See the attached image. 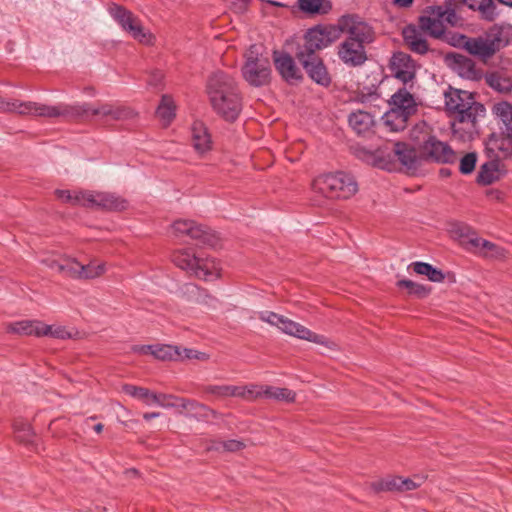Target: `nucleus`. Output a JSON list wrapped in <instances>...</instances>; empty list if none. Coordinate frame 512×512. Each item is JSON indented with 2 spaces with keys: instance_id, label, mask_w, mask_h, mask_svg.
I'll return each instance as SVG.
<instances>
[{
  "instance_id": "f257e3e1",
  "label": "nucleus",
  "mask_w": 512,
  "mask_h": 512,
  "mask_svg": "<svg viewBox=\"0 0 512 512\" xmlns=\"http://www.w3.org/2000/svg\"><path fill=\"white\" fill-rule=\"evenodd\" d=\"M445 106L454 119L453 135L461 141H470L477 134L479 120L483 119L486 109L474 99L472 93L459 89L445 92Z\"/></svg>"
},
{
  "instance_id": "f03ea898",
  "label": "nucleus",
  "mask_w": 512,
  "mask_h": 512,
  "mask_svg": "<svg viewBox=\"0 0 512 512\" xmlns=\"http://www.w3.org/2000/svg\"><path fill=\"white\" fill-rule=\"evenodd\" d=\"M208 95L214 111L227 121H234L242 110V100L236 82L227 73L217 71L211 75L207 85Z\"/></svg>"
},
{
  "instance_id": "7ed1b4c3",
  "label": "nucleus",
  "mask_w": 512,
  "mask_h": 512,
  "mask_svg": "<svg viewBox=\"0 0 512 512\" xmlns=\"http://www.w3.org/2000/svg\"><path fill=\"white\" fill-rule=\"evenodd\" d=\"M89 107L87 105L57 103L49 105L34 101H21L11 99L10 112L21 116L43 117V118H65L77 119L82 117Z\"/></svg>"
},
{
  "instance_id": "20e7f679",
  "label": "nucleus",
  "mask_w": 512,
  "mask_h": 512,
  "mask_svg": "<svg viewBox=\"0 0 512 512\" xmlns=\"http://www.w3.org/2000/svg\"><path fill=\"white\" fill-rule=\"evenodd\" d=\"M314 192L331 199H348L358 191L354 177L344 172L318 176L312 183Z\"/></svg>"
},
{
  "instance_id": "39448f33",
  "label": "nucleus",
  "mask_w": 512,
  "mask_h": 512,
  "mask_svg": "<svg viewBox=\"0 0 512 512\" xmlns=\"http://www.w3.org/2000/svg\"><path fill=\"white\" fill-rule=\"evenodd\" d=\"M390 109L384 114L383 122L391 131L403 130L407 120L417 110L414 96L406 89H399L389 101Z\"/></svg>"
},
{
  "instance_id": "423d86ee",
  "label": "nucleus",
  "mask_w": 512,
  "mask_h": 512,
  "mask_svg": "<svg viewBox=\"0 0 512 512\" xmlns=\"http://www.w3.org/2000/svg\"><path fill=\"white\" fill-rule=\"evenodd\" d=\"M412 137L421 143V153L426 159L438 163H453L456 161L457 155L454 150L446 142L431 136L429 126L426 123L417 125L412 132Z\"/></svg>"
},
{
  "instance_id": "0eeeda50",
  "label": "nucleus",
  "mask_w": 512,
  "mask_h": 512,
  "mask_svg": "<svg viewBox=\"0 0 512 512\" xmlns=\"http://www.w3.org/2000/svg\"><path fill=\"white\" fill-rule=\"evenodd\" d=\"M257 317L271 326L277 327L285 334L304 339L313 343L321 344L329 349H336V344L322 335H318L299 323H296L282 315L271 311H260Z\"/></svg>"
},
{
  "instance_id": "6e6552de",
  "label": "nucleus",
  "mask_w": 512,
  "mask_h": 512,
  "mask_svg": "<svg viewBox=\"0 0 512 512\" xmlns=\"http://www.w3.org/2000/svg\"><path fill=\"white\" fill-rule=\"evenodd\" d=\"M59 199L72 204L98 207L107 210H123L126 208V201L111 193L104 192H74L68 190H57Z\"/></svg>"
},
{
  "instance_id": "1a4fd4ad",
  "label": "nucleus",
  "mask_w": 512,
  "mask_h": 512,
  "mask_svg": "<svg viewBox=\"0 0 512 512\" xmlns=\"http://www.w3.org/2000/svg\"><path fill=\"white\" fill-rule=\"evenodd\" d=\"M261 47L252 45L245 54V64L242 75L245 81L254 87L268 85L271 80V64L261 53Z\"/></svg>"
},
{
  "instance_id": "9d476101",
  "label": "nucleus",
  "mask_w": 512,
  "mask_h": 512,
  "mask_svg": "<svg viewBox=\"0 0 512 512\" xmlns=\"http://www.w3.org/2000/svg\"><path fill=\"white\" fill-rule=\"evenodd\" d=\"M42 262L51 269L75 279H93L106 272V264L97 260H92L87 265H83L75 259H68L63 264L54 259H43Z\"/></svg>"
},
{
  "instance_id": "9b49d317",
  "label": "nucleus",
  "mask_w": 512,
  "mask_h": 512,
  "mask_svg": "<svg viewBox=\"0 0 512 512\" xmlns=\"http://www.w3.org/2000/svg\"><path fill=\"white\" fill-rule=\"evenodd\" d=\"M339 38L337 26H316L309 29L304 36V42L298 47L296 53L316 57L315 52L329 46Z\"/></svg>"
},
{
  "instance_id": "f8f14e48",
  "label": "nucleus",
  "mask_w": 512,
  "mask_h": 512,
  "mask_svg": "<svg viewBox=\"0 0 512 512\" xmlns=\"http://www.w3.org/2000/svg\"><path fill=\"white\" fill-rule=\"evenodd\" d=\"M452 233L455 237H458L460 242L468 249L481 253L486 257L502 258L505 256V251L503 248L488 240L477 237L476 234L465 225H455Z\"/></svg>"
},
{
  "instance_id": "ddd939ff",
  "label": "nucleus",
  "mask_w": 512,
  "mask_h": 512,
  "mask_svg": "<svg viewBox=\"0 0 512 512\" xmlns=\"http://www.w3.org/2000/svg\"><path fill=\"white\" fill-rule=\"evenodd\" d=\"M109 13L122 29L127 31L134 39L143 44L152 43V34L144 29L140 20L132 12L122 6L112 4L109 7Z\"/></svg>"
},
{
  "instance_id": "4468645a",
  "label": "nucleus",
  "mask_w": 512,
  "mask_h": 512,
  "mask_svg": "<svg viewBox=\"0 0 512 512\" xmlns=\"http://www.w3.org/2000/svg\"><path fill=\"white\" fill-rule=\"evenodd\" d=\"M172 228L176 236H187L203 245L214 247L218 242V237L211 229L192 220H177Z\"/></svg>"
},
{
  "instance_id": "2eb2a0df",
  "label": "nucleus",
  "mask_w": 512,
  "mask_h": 512,
  "mask_svg": "<svg viewBox=\"0 0 512 512\" xmlns=\"http://www.w3.org/2000/svg\"><path fill=\"white\" fill-rule=\"evenodd\" d=\"M337 28L339 34L345 33L348 35L347 39L357 41L364 46L374 39L371 26L354 15L343 16L339 20Z\"/></svg>"
},
{
  "instance_id": "dca6fc26",
  "label": "nucleus",
  "mask_w": 512,
  "mask_h": 512,
  "mask_svg": "<svg viewBox=\"0 0 512 512\" xmlns=\"http://www.w3.org/2000/svg\"><path fill=\"white\" fill-rule=\"evenodd\" d=\"M416 64L410 55L398 52L390 60V70L395 78L407 84L415 78Z\"/></svg>"
},
{
  "instance_id": "f3484780",
  "label": "nucleus",
  "mask_w": 512,
  "mask_h": 512,
  "mask_svg": "<svg viewBox=\"0 0 512 512\" xmlns=\"http://www.w3.org/2000/svg\"><path fill=\"white\" fill-rule=\"evenodd\" d=\"M296 57L313 81L322 86L330 84L331 79L329 74L318 56L310 57L302 53H296Z\"/></svg>"
},
{
  "instance_id": "a211bd4d",
  "label": "nucleus",
  "mask_w": 512,
  "mask_h": 512,
  "mask_svg": "<svg viewBox=\"0 0 512 512\" xmlns=\"http://www.w3.org/2000/svg\"><path fill=\"white\" fill-rule=\"evenodd\" d=\"M338 56L345 64L353 67L362 65L367 59L365 46L349 39L339 46Z\"/></svg>"
},
{
  "instance_id": "6ab92c4d",
  "label": "nucleus",
  "mask_w": 512,
  "mask_h": 512,
  "mask_svg": "<svg viewBox=\"0 0 512 512\" xmlns=\"http://www.w3.org/2000/svg\"><path fill=\"white\" fill-rule=\"evenodd\" d=\"M273 61L276 70L285 81L293 83L301 79V70L297 67L294 59L289 54L274 51Z\"/></svg>"
},
{
  "instance_id": "aec40b11",
  "label": "nucleus",
  "mask_w": 512,
  "mask_h": 512,
  "mask_svg": "<svg viewBox=\"0 0 512 512\" xmlns=\"http://www.w3.org/2000/svg\"><path fill=\"white\" fill-rule=\"evenodd\" d=\"M255 385L233 386V385H213L206 388L207 393L217 397H240L246 400L255 399L257 390Z\"/></svg>"
},
{
  "instance_id": "412c9836",
  "label": "nucleus",
  "mask_w": 512,
  "mask_h": 512,
  "mask_svg": "<svg viewBox=\"0 0 512 512\" xmlns=\"http://www.w3.org/2000/svg\"><path fill=\"white\" fill-rule=\"evenodd\" d=\"M191 144L195 152L200 156H204L212 149L211 135L201 121H195L191 129Z\"/></svg>"
},
{
  "instance_id": "4be33fe9",
  "label": "nucleus",
  "mask_w": 512,
  "mask_h": 512,
  "mask_svg": "<svg viewBox=\"0 0 512 512\" xmlns=\"http://www.w3.org/2000/svg\"><path fill=\"white\" fill-rule=\"evenodd\" d=\"M461 45L470 54L481 58H488L494 54L493 44L487 40L486 36L476 38L461 36Z\"/></svg>"
},
{
  "instance_id": "5701e85b",
  "label": "nucleus",
  "mask_w": 512,
  "mask_h": 512,
  "mask_svg": "<svg viewBox=\"0 0 512 512\" xmlns=\"http://www.w3.org/2000/svg\"><path fill=\"white\" fill-rule=\"evenodd\" d=\"M403 38L406 45L415 53L425 54L428 51L424 31L420 26L409 25L403 29Z\"/></svg>"
},
{
  "instance_id": "b1692460",
  "label": "nucleus",
  "mask_w": 512,
  "mask_h": 512,
  "mask_svg": "<svg viewBox=\"0 0 512 512\" xmlns=\"http://www.w3.org/2000/svg\"><path fill=\"white\" fill-rule=\"evenodd\" d=\"M152 404H156L163 408H181L186 411H192L198 407L204 408L200 404L195 401L184 399V398H176L172 395L167 394H156L154 393Z\"/></svg>"
},
{
  "instance_id": "393cba45",
  "label": "nucleus",
  "mask_w": 512,
  "mask_h": 512,
  "mask_svg": "<svg viewBox=\"0 0 512 512\" xmlns=\"http://www.w3.org/2000/svg\"><path fill=\"white\" fill-rule=\"evenodd\" d=\"M81 105H87L89 110L81 117H87L88 115L110 117L113 120H121L130 117L131 112L123 107H114L109 104H103L98 107H92L88 103H82Z\"/></svg>"
},
{
  "instance_id": "a878e982",
  "label": "nucleus",
  "mask_w": 512,
  "mask_h": 512,
  "mask_svg": "<svg viewBox=\"0 0 512 512\" xmlns=\"http://www.w3.org/2000/svg\"><path fill=\"white\" fill-rule=\"evenodd\" d=\"M135 352L151 353L155 358L160 360H174L181 355L180 349L172 345H144L134 347Z\"/></svg>"
},
{
  "instance_id": "bb28decb",
  "label": "nucleus",
  "mask_w": 512,
  "mask_h": 512,
  "mask_svg": "<svg viewBox=\"0 0 512 512\" xmlns=\"http://www.w3.org/2000/svg\"><path fill=\"white\" fill-rule=\"evenodd\" d=\"M470 9L477 11L480 17L486 21H494L499 16V10L495 0H463Z\"/></svg>"
},
{
  "instance_id": "cd10ccee",
  "label": "nucleus",
  "mask_w": 512,
  "mask_h": 512,
  "mask_svg": "<svg viewBox=\"0 0 512 512\" xmlns=\"http://www.w3.org/2000/svg\"><path fill=\"white\" fill-rule=\"evenodd\" d=\"M350 127L359 135L369 133L374 126V117L366 111L351 112L348 117Z\"/></svg>"
},
{
  "instance_id": "c85d7f7f",
  "label": "nucleus",
  "mask_w": 512,
  "mask_h": 512,
  "mask_svg": "<svg viewBox=\"0 0 512 512\" xmlns=\"http://www.w3.org/2000/svg\"><path fill=\"white\" fill-rule=\"evenodd\" d=\"M201 256L195 254L191 248H181L174 252L173 262L176 266L193 274Z\"/></svg>"
},
{
  "instance_id": "c756f323",
  "label": "nucleus",
  "mask_w": 512,
  "mask_h": 512,
  "mask_svg": "<svg viewBox=\"0 0 512 512\" xmlns=\"http://www.w3.org/2000/svg\"><path fill=\"white\" fill-rule=\"evenodd\" d=\"M419 26L421 30L435 38H440L446 29L443 19L438 16L436 9L430 15L421 16L419 19Z\"/></svg>"
},
{
  "instance_id": "7c9ffc66",
  "label": "nucleus",
  "mask_w": 512,
  "mask_h": 512,
  "mask_svg": "<svg viewBox=\"0 0 512 512\" xmlns=\"http://www.w3.org/2000/svg\"><path fill=\"white\" fill-rule=\"evenodd\" d=\"M254 388L257 390L255 399L265 397L285 402H293L295 400V393L287 388L259 385H255Z\"/></svg>"
},
{
  "instance_id": "2f4dec72",
  "label": "nucleus",
  "mask_w": 512,
  "mask_h": 512,
  "mask_svg": "<svg viewBox=\"0 0 512 512\" xmlns=\"http://www.w3.org/2000/svg\"><path fill=\"white\" fill-rule=\"evenodd\" d=\"M220 272V264L214 258L201 257L193 275L200 279L211 281L217 279L220 276Z\"/></svg>"
},
{
  "instance_id": "473e14b6",
  "label": "nucleus",
  "mask_w": 512,
  "mask_h": 512,
  "mask_svg": "<svg viewBox=\"0 0 512 512\" xmlns=\"http://www.w3.org/2000/svg\"><path fill=\"white\" fill-rule=\"evenodd\" d=\"M391 155L407 168H412L416 164V151L406 143H393L389 157Z\"/></svg>"
},
{
  "instance_id": "72a5a7b5",
  "label": "nucleus",
  "mask_w": 512,
  "mask_h": 512,
  "mask_svg": "<svg viewBox=\"0 0 512 512\" xmlns=\"http://www.w3.org/2000/svg\"><path fill=\"white\" fill-rule=\"evenodd\" d=\"M42 322L37 320H23L8 324L7 331L19 335H35L41 336Z\"/></svg>"
},
{
  "instance_id": "f704fd0d",
  "label": "nucleus",
  "mask_w": 512,
  "mask_h": 512,
  "mask_svg": "<svg viewBox=\"0 0 512 512\" xmlns=\"http://www.w3.org/2000/svg\"><path fill=\"white\" fill-rule=\"evenodd\" d=\"M500 164L496 160L484 163L478 173L477 180L480 184L489 185L500 178Z\"/></svg>"
},
{
  "instance_id": "c9c22d12",
  "label": "nucleus",
  "mask_w": 512,
  "mask_h": 512,
  "mask_svg": "<svg viewBox=\"0 0 512 512\" xmlns=\"http://www.w3.org/2000/svg\"><path fill=\"white\" fill-rule=\"evenodd\" d=\"M298 7L304 13L326 14L331 9V3L328 0H297Z\"/></svg>"
},
{
  "instance_id": "e433bc0d",
  "label": "nucleus",
  "mask_w": 512,
  "mask_h": 512,
  "mask_svg": "<svg viewBox=\"0 0 512 512\" xmlns=\"http://www.w3.org/2000/svg\"><path fill=\"white\" fill-rule=\"evenodd\" d=\"M175 108L173 99L168 95H163L156 113L165 125L169 124L174 118Z\"/></svg>"
},
{
  "instance_id": "4c0bfd02",
  "label": "nucleus",
  "mask_w": 512,
  "mask_h": 512,
  "mask_svg": "<svg viewBox=\"0 0 512 512\" xmlns=\"http://www.w3.org/2000/svg\"><path fill=\"white\" fill-rule=\"evenodd\" d=\"M487 82L491 88L499 92H509L512 89V79L504 73L495 72L487 77Z\"/></svg>"
},
{
  "instance_id": "58836bf2",
  "label": "nucleus",
  "mask_w": 512,
  "mask_h": 512,
  "mask_svg": "<svg viewBox=\"0 0 512 512\" xmlns=\"http://www.w3.org/2000/svg\"><path fill=\"white\" fill-rule=\"evenodd\" d=\"M414 271L419 275H425L432 282H441L444 279L442 271L434 268L432 265L424 262H414Z\"/></svg>"
},
{
  "instance_id": "ea45409f",
  "label": "nucleus",
  "mask_w": 512,
  "mask_h": 512,
  "mask_svg": "<svg viewBox=\"0 0 512 512\" xmlns=\"http://www.w3.org/2000/svg\"><path fill=\"white\" fill-rule=\"evenodd\" d=\"M487 40L493 44V52L495 53L501 47L505 46L508 43V39L505 36L504 29L500 26H493L486 33Z\"/></svg>"
},
{
  "instance_id": "a19ab883",
  "label": "nucleus",
  "mask_w": 512,
  "mask_h": 512,
  "mask_svg": "<svg viewBox=\"0 0 512 512\" xmlns=\"http://www.w3.org/2000/svg\"><path fill=\"white\" fill-rule=\"evenodd\" d=\"M123 391L126 394H128L134 398L142 400L147 405H152V399H153L154 393L146 388L138 387V386H134V385H124Z\"/></svg>"
},
{
  "instance_id": "79ce46f5",
  "label": "nucleus",
  "mask_w": 512,
  "mask_h": 512,
  "mask_svg": "<svg viewBox=\"0 0 512 512\" xmlns=\"http://www.w3.org/2000/svg\"><path fill=\"white\" fill-rule=\"evenodd\" d=\"M41 336H49L56 339H68L73 333L63 326L47 325L42 322Z\"/></svg>"
},
{
  "instance_id": "37998d69",
  "label": "nucleus",
  "mask_w": 512,
  "mask_h": 512,
  "mask_svg": "<svg viewBox=\"0 0 512 512\" xmlns=\"http://www.w3.org/2000/svg\"><path fill=\"white\" fill-rule=\"evenodd\" d=\"M420 486V482H416L412 479H404V478H395L389 484V489H397L400 491H410L418 488Z\"/></svg>"
},
{
  "instance_id": "c03bdc74",
  "label": "nucleus",
  "mask_w": 512,
  "mask_h": 512,
  "mask_svg": "<svg viewBox=\"0 0 512 512\" xmlns=\"http://www.w3.org/2000/svg\"><path fill=\"white\" fill-rule=\"evenodd\" d=\"M496 113L505 124L507 130H512V107L507 103L499 104L496 107Z\"/></svg>"
},
{
  "instance_id": "a18cd8bd",
  "label": "nucleus",
  "mask_w": 512,
  "mask_h": 512,
  "mask_svg": "<svg viewBox=\"0 0 512 512\" xmlns=\"http://www.w3.org/2000/svg\"><path fill=\"white\" fill-rule=\"evenodd\" d=\"M244 447V444L238 440H228V441H220L214 443L210 449H215L218 451H238Z\"/></svg>"
},
{
  "instance_id": "49530a36",
  "label": "nucleus",
  "mask_w": 512,
  "mask_h": 512,
  "mask_svg": "<svg viewBox=\"0 0 512 512\" xmlns=\"http://www.w3.org/2000/svg\"><path fill=\"white\" fill-rule=\"evenodd\" d=\"M476 154L468 153L460 160L459 169L463 174H469L475 169L476 165Z\"/></svg>"
},
{
  "instance_id": "de8ad7c7",
  "label": "nucleus",
  "mask_w": 512,
  "mask_h": 512,
  "mask_svg": "<svg viewBox=\"0 0 512 512\" xmlns=\"http://www.w3.org/2000/svg\"><path fill=\"white\" fill-rule=\"evenodd\" d=\"M14 430L17 434V438L22 442H30L32 436L30 425L27 423H20L14 425Z\"/></svg>"
},
{
  "instance_id": "09e8293b",
  "label": "nucleus",
  "mask_w": 512,
  "mask_h": 512,
  "mask_svg": "<svg viewBox=\"0 0 512 512\" xmlns=\"http://www.w3.org/2000/svg\"><path fill=\"white\" fill-rule=\"evenodd\" d=\"M436 10L438 12V16L443 19L444 24L447 23L449 25H454L457 22V15L453 9L437 7Z\"/></svg>"
},
{
  "instance_id": "8fccbe9b",
  "label": "nucleus",
  "mask_w": 512,
  "mask_h": 512,
  "mask_svg": "<svg viewBox=\"0 0 512 512\" xmlns=\"http://www.w3.org/2000/svg\"><path fill=\"white\" fill-rule=\"evenodd\" d=\"M398 285L400 287L407 288L411 293H415V294H419V295L426 293V290L424 289V287H422L410 280H400L398 282Z\"/></svg>"
},
{
  "instance_id": "3c124183",
  "label": "nucleus",
  "mask_w": 512,
  "mask_h": 512,
  "mask_svg": "<svg viewBox=\"0 0 512 512\" xmlns=\"http://www.w3.org/2000/svg\"><path fill=\"white\" fill-rule=\"evenodd\" d=\"M181 355L178 358H187V359H200L205 356L204 353L198 352L193 349L184 348L182 351L180 350Z\"/></svg>"
},
{
  "instance_id": "603ef678",
  "label": "nucleus",
  "mask_w": 512,
  "mask_h": 512,
  "mask_svg": "<svg viewBox=\"0 0 512 512\" xmlns=\"http://www.w3.org/2000/svg\"><path fill=\"white\" fill-rule=\"evenodd\" d=\"M487 149L492 151L495 149L503 150V140L496 136H491L487 141Z\"/></svg>"
},
{
  "instance_id": "864d4df0",
  "label": "nucleus",
  "mask_w": 512,
  "mask_h": 512,
  "mask_svg": "<svg viewBox=\"0 0 512 512\" xmlns=\"http://www.w3.org/2000/svg\"><path fill=\"white\" fill-rule=\"evenodd\" d=\"M10 102L11 99H5L0 97V112L9 113L10 112Z\"/></svg>"
},
{
  "instance_id": "5fc2aeb1",
  "label": "nucleus",
  "mask_w": 512,
  "mask_h": 512,
  "mask_svg": "<svg viewBox=\"0 0 512 512\" xmlns=\"http://www.w3.org/2000/svg\"><path fill=\"white\" fill-rule=\"evenodd\" d=\"M453 58L456 63H463V65L465 67H467L468 69H471V62L469 60H467L465 57H463L461 55H454Z\"/></svg>"
},
{
  "instance_id": "6e6d98bb",
  "label": "nucleus",
  "mask_w": 512,
  "mask_h": 512,
  "mask_svg": "<svg viewBox=\"0 0 512 512\" xmlns=\"http://www.w3.org/2000/svg\"><path fill=\"white\" fill-rule=\"evenodd\" d=\"M162 80V74L160 72H157L154 74L149 82L150 85L157 87Z\"/></svg>"
},
{
  "instance_id": "4d7b16f0",
  "label": "nucleus",
  "mask_w": 512,
  "mask_h": 512,
  "mask_svg": "<svg viewBox=\"0 0 512 512\" xmlns=\"http://www.w3.org/2000/svg\"><path fill=\"white\" fill-rule=\"evenodd\" d=\"M159 416H160V413H158V412H150V413H145V414L143 415V418H144L145 420L149 421V420H151V419H153V418H157V417H159Z\"/></svg>"
},
{
  "instance_id": "13d9d810",
  "label": "nucleus",
  "mask_w": 512,
  "mask_h": 512,
  "mask_svg": "<svg viewBox=\"0 0 512 512\" xmlns=\"http://www.w3.org/2000/svg\"><path fill=\"white\" fill-rule=\"evenodd\" d=\"M394 2L401 7H408L413 0H394Z\"/></svg>"
},
{
  "instance_id": "bf43d9fd",
  "label": "nucleus",
  "mask_w": 512,
  "mask_h": 512,
  "mask_svg": "<svg viewBox=\"0 0 512 512\" xmlns=\"http://www.w3.org/2000/svg\"><path fill=\"white\" fill-rule=\"evenodd\" d=\"M499 3L506 5L508 7H512V0H497Z\"/></svg>"
},
{
  "instance_id": "052dcab7",
  "label": "nucleus",
  "mask_w": 512,
  "mask_h": 512,
  "mask_svg": "<svg viewBox=\"0 0 512 512\" xmlns=\"http://www.w3.org/2000/svg\"><path fill=\"white\" fill-rule=\"evenodd\" d=\"M103 430V425L101 423H98L94 426V431L96 433H100Z\"/></svg>"
},
{
  "instance_id": "680f3d73",
  "label": "nucleus",
  "mask_w": 512,
  "mask_h": 512,
  "mask_svg": "<svg viewBox=\"0 0 512 512\" xmlns=\"http://www.w3.org/2000/svg\"><path fill=\"white\" fill-rule=\"evenodd\" d=\"M129 473L136 474V473H137V471H136V470H131V471H129Z\"/></svg>"
}]
</instances>
